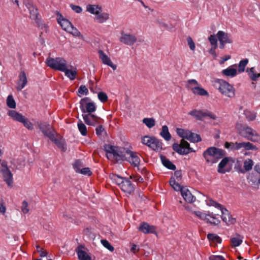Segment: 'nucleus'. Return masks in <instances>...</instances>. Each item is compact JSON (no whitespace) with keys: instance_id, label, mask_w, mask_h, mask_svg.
<instances>
[{"instance_id":"53","label":"nucleus","mask_w":260,"mask_h":260,"mask_svg":"<svg viewBox=\"0 0 260 260\" xmlns=\"http://www.w3.org/2000/svg\"><path fill=\"white\" fill-rule=\"evenodd\" d=\"M82 166L83 164L80 160H77L73 164V168L77 173H79Z\"/></svg>"},{"instance_id":"63","label":"nucleus","mask_w":260,"mask_h":260,"mask_svg":"<svg viewBox=\"0 0 260 260\" xmlns=\"http://www.w3.org/2000/svg\"><path fill=\"white\" fill-rule=\"evenodd\" d=\"M131 178L138 183H141L143 182V178L139 175H133L131 176Z\"/></svg>"},{"instance_id":"31","label":"nucleus","mask_w":260,"mask_h":260,"mask_svg":"<svg viewBox=\"0 0 260 260\" xmlns=\"http://www.w3.org/2000/svg\"><path fill=\"white\" fill-rule=\"evenodd\" d=\"M218 214H217V215ZM208 217L206 219V221L208 223H210L211 224L217 225L220 223V220L215 217L216 214H214L213 213L209 212L207 214Z\"/></svg>"},{"instance_id":"17","label":"nucleus","mask_w":260,"mask_h":260,"mask_svg":"<svg viewBox=\"0 0 260 260\" xmlns=\"http://www.w3.org/2000/svg\"><path fill=\"white\" fill-rule=\"evenodd\" d=\"M100 58L102 60V62L111 67L114 70L117 68V66L112 62L110 58L104 53L102 50L98 51Z\"/></svg>"},{"instance_id":"59","label":"nucleus","mask_w":260,"mask_h":260,"mask_svg":"<svg viewBox=\"0 0 260 260\" xmlns=\"http://www.w3.org/2000/svg\"><path fill=\"white\" fill-rule=\"evenodd\" d=\"M187 42L189 48L193 51L195 49V44L190 37H188L187 38Z\"/></svg>"},{"instance_id":"36","label":"nucleus","mask_w":260,"mask_h":260,"mask_svg":"<svg viewBox=\"0 0 260 260\" xmlns=\"http://www.w3.org/2000/svg\"><path fill=\"white\" fill-rule=\"evenodd\" d=\"M199 86L198 82L194 79H190L187 81L186 88L190 89L192 92L196 90V88Z\"/></svg>"},{"instance_id":"44","label":"nucleus","mask_w":260,"mask_h":260,"mask_svg":"<svg viewBox=\"0 0 260 260\" xmlns=\"http://www.w3.org/2000/svg\"><path fill=\"white\" fill-rule=\"evenodd\" d=\"M196 90H194L192 92L194 94H198L202 96L208 95V93L207 90L203 88L202 87H200L199 86L196 88Z\"/></svg>"},{"instance_id":"15","label":"nucleus","mask_w":260,"mask_h":260,"mask_svg":"<svg viewBox=\"0 0 260 260\" xmlns=\"http://www.w3.org/2000/svg\"><path fill=\"white\" fill-rule=\"evenodd\" d=\"M138 229L145 234H157L156 228L154 225H149L148 223L143 222L140 223Z\"/></svg>"},{"instance_id":"50","label":"nucleus","mask_w":260,"mask_h":260,"mask_svg":"<svg viewBox=\"0 0 260 260\" xmlns=\"http://www.w3.org/2000/svg\"><path fill=\"white\" fill-rule=\"evenodd\" d=\"M78 96H81L82 95H87L88 93V90L85 85H81L78 90Z\"/></svg>"},{"instance_id":"26","label":"nucleus","mask_w":260,"mask_h":260,"mask_svg":"<svg viewBox=\"0 0 260 260\" xmlns=\"http://www.w3.org/2000/svg\"><path fill=\"white\" fill-rule=\"evenodd\" d=\"M230 158L225 157L223 158L221 161L219 162L218 166L217 171L218 173L221 174H224L226 172H229V170H226L224 168L227 165L229 161Z\"/></svg>"},{"instance_id":"55","label":"nucleus","mask_w":260,"mask_h":260,"mask_svg":"<svg viewBox=\"0 0 260 260\" xmlns=\"http://www.w3.org/2000/svg\"><path fill=\"white\" fill-rule=\"evenodd\" d=\"M75 37H79L81 35L80 32L72 25L70 30L68 31Z\"/></svg>"},{"instance_id":"19","label":"nucleus","mask_w":260,"mask_h":260,"mask_svg":"<svg viewBox=\"0 0 260 260\" xmlns=\"http://www.w3.org/2000/svg\"><path fill=\"white\" fill-rule=\"evenodd\" d=\"M27 80L25 73L24 71H21L19 75V80L17 83V90L18 91L21 90L26 85Z\"/></svg>"},{"instance_id":"1","label":"nucleus","mask_w":260,"mask_h":260,"mask_svg":"<svg viewBox=\"0 0 260 260\" xmlns=\"http://www.w3.org/2000/svg\"><path fill=\"white\" fill-rule=\"evenodd\" d=\"M105 150L107 158L111 161H127L135 167L138 166L140 163L139 154L128 149L106 145Z\"/></svg>"},{"instance_id":"57","label":"nucleus","mask_w":260,"mask_h":260,"mask_svg":"<svg viewBox=\"0 0 260 260\" xmlns=\"http://www.w3.org/2000/svg\"><path fill=\"white\" fill-rule=\"evenodd\" d=\"M192 213L202 220H206V219H207V218L208 217L207 215V214L203 213L199 211H193L192 212Z\"/></svg>"},{"instance_id":"54","label":"nucleus","mask_w":260,"mask_h":260,"mask_svg":"<svg viewBox=\"0 0 260 260\" xmlns=\"http://www.w3.org/2000/svg\"><path fill=\"white\" fill-rule=\"evenodd\" d=\"M22 123L24 126L29 130H32L34 129L33 124L27 118L25 117L24 120H23Z\"/></svg>"},{"instance_id":"21","label":"nucleus","mask_w":260,"mask_h":260,"mask_svg":"<svg viewBox=\"0 0 260 260\" xmlns=\"http://www.w3.org/2000/svg\"><path fill=\"white\" fill-rule=\"evenodd\" d=\"M181 194L184 200L188 203H193L196 200V198L185 187L181 189Z\"/></svg>"},{"instance_id":"14","label":"nucleus","mask_w":260,"mask_h":260,"mask_svg":"<svg viewBox=\"0 0 260 260\" xmlns=\"http://www.w3.org/2000/svg\"><path fill=\"white\" fill-rule=\"evenodd\" d=\"M0 173L2 174L4 181L8 186L11 187L13 183V174L9 169H0Z\"/></svg>"},{"instance_id":"61","label":"nucleus","mask_w":260,"mask_h":260,"mask_svg":"<svg viewBox=\"0 0 260 260\" xmlns=\"http://www.w3.org/2000/svg\"><path fill=\"white\" fill-rule=\"evenodd\" d=\"M79 173L87 175L88 176H90L92 174V172L90 170L89 168H84L81 170V171L79 172Z\"/></svg>"},{"instance_id":"23","label":"nucleus","mask_w":260,"mask_h":260,"mask_svg":"<svg viewBox=\"0 0 260 260\" xmlns=\"http://www.w3.org/2000/svg\"><path fill=\"white\" fill-rule=\"evenodd\" d=\"M58 23L60 24L61 28L66 31H68L72 25V24L68 19L62 17L61 15L57 19Z\"/></svg>"},{"instance_id":"20","label":"nucleus","mask_w":260,"mask_h":260,"mask_svg":"<svg viewBox=\"0 0 260 260\" xmlns=\"http://www.w3.org/2000/svg\"><path fill=\"white\" fill-rule=\"evenodd\" d=\"M217 37L219 42H223L226 44L233 43V40L231 36L223 31H218L217 34Z\"/></svg>"},{"instance_id":"43","label":"nucleus","mask_w":260,"mask_h":260,"mask_svg":"<svg viewBox=\"0 0 260 260\" xmlns=\"http://www.w3.org/2000/svg\"><path fill=\"white\" fill-rule=\"evenodd\" d=\"M248 62V59L246 58L241 60L238 64V72L241 73L244 71L245 67Z\"/></svg>"},{"instance_id":"8","label":"nucleus","mask_w":260,"mask_h":260,"mask_svg":"<svg viewBox=\"0 0 260 260\" xmlns=\"http://www.w3.org/2000/svg\"><path fill=\"white\" fill-rule=\"evenodd\" d=\"M188 114L194 117L196 120L200 121H203L204 118L206 117H209L213 120H215L217 118V116L215 114L207 110H202L193 109L190 111L188 113Z\"/></svg>"},{"instance_id":"28","label":"nucleus","mask_w":260,"mask_h":260,"mask_svg":"<svg viewBox=\"0 0 260 260\" xmlns=\"http://www.w3.org/2000/svg\"><path fill=\"white\" fill-rule=\"evenodd\" d=\"M8 114L13 120L21 123L25 118L21 114L14 110L10 111Z\"/></svg>"},{"instance_id":"18","label":"nucleus","mask_w":260,"mask_h":260,"mask_svg":"<svg viewBox=\"0 0 260 260\" xmlns=\"http://www.w3.org/2000/svg\"><path fill=\"white\" fill-rule=\"evenodd\" d=\"M237 150L243 149L244 150H257V147L249 142H238L236 145Z\"/></svg>"},{"instance_id":"25","label":"nucleus","mask_w":260,"mask_h":260,"mask_svg":"<svg viewBox=\"0 0 260 260\" xmlns=\"http://www.w3.org/2000/svg\"><path fill=\"white\" fill-rule=\"evenodd\" d=\"M86 11L96 16L102 12V7L96 5H88L86 6Z\"/></svg>"},{"instance_id":"56","label":"nucleus","mask_w":260,"mask_h":260,"mask_svg":"<svg viewBox=\"0 0 260 260\" xmlns=\"http://www.w3.org/2000/svg\"><path fill=\"white\" fill-rule=\"evenodd\" d=\"M101 243L103 244V245L107 249H108L109 251L111 252H113L114 251V247L107 240H102Z\"/></svg>"},{"instance_id":"2","label":"nucleus","mask_w":260,"mask_h":260,"mask_svg":"<svg viewBox=\"0 0 260 260\" xmlns=\"http://www.w3.org/2000/svg\"><path fill=\"white\" fill-rule=\"evenodd\" d=\"M236 128L242 137L253 142H260V135L251 127L241 123H237Z\"/></svg>"},{"instance_id":"34","label":"nucleus","mask_w":260,"mask_h":260,"mask_svg":"<svg viewBox=\"0 0 260 260\" xmlns=\"http://www.w3.org/2000/svg\"><path fill=\"white\" fill-rule=\"evenodd\" d=\"M160 135L166 141H169L171 139V135L169 132L168 127L167 125L162 126V129Z\"/></svg>"},{"instance_id":"4","label":"nucleus","mask_w":260,"mask_h":260,"mask_svg":"<svg viewBox=\"0 0 260 260\" xmlns=\"http://www.w3.org/2000/svg\"><path fill=\"white\" fill-rule=\"evenodd\" d=\"M214 86L225 96L233 98L235 95L234 87L224 80L220 79L216 80L214 82Z\"/></svg>"},{"instance_id":"30","label":"nucleus","mask_w":260,"mask_h":260,"mask_svg":"<svg viewBox=\"0 0 260 260\" xmlns=\"http://www.w3.org/2000/svg\"><path fill=\"white\" fill-rule=\"evenodd\" d=\"M109 19V14L107 13L101 12L99 14H97L94 18V21H96L98 23H102L106 21Z\"/></svg>"},{"instance_id":"58","label":"nucleus","mask_w":260,"mask_h":260,"mask_svg":"<svg viewBox=\"0 0 260 260\" xmlns=\"http://www.w3.org/2000/svg\"><path fill=\"white\" fill-rule=\"evenodd\" d=\"M98 95L99 99L103 103L106 102L108 100V96L105 92H100Z\"/></svg>"},{"instance_id":"10","label":"nucleus","mask_w":260,"mask_h":260,"mask_svg":"<svg viewBox=\"0 0 260 260\" xmlns=\"http://www.w3.org/2000/svg\"><path fill=\"white\" fill-rule=\"evenodd\" d=\"M213 206L219 209L221 211V218L227 224H233L236 222V219L233 218L229 211L222 206L214 201H212Z\"/></svg>"},{"instance_id":"5","label":"nucleus","mask_w":260,"mask_h":260,"mask_svg":"<svg viewBox=\"0 0 260 260\" xmlns=\"http://www.w3.org/2000/svg\"><path fill=\"white\" fill-rule=\"evenodd\" d=\"M46 63L50 68L61 72L64 70L67 65V61L62 57H48L46 60Z\"/></svg>"},{"instance_id":"24","label":"nucleus","mask_w":260,"mask_h":260,"mask_svg":"<svg viewBox=\"0 0 260 260\" xmlns=\"http://www.w3.org/2000/svg\"><path fill=\"white\" fill-rule=\"evenodd\" d=\"M260 179V174L256 173L249 174L247 177L249 182H252V185H256L258 188L260 183H258V179Z\"/></svg>"},{"instance_id":"27","label":"nucleus","mask_w":260,"mask_h":260,"mask_svg":"<svg viewBox=\"0 0 260 260\" xmlns=\"http://www.w3.org/2000/svg\"><path fill=\"white\" fill-rule=\"evenodd\" d=\"M68 65H67V67H65L64 70L62 72H64L65 75L68 77L70 80H74L77 76V71L75 68H73V69H69Z\"/></svg>"},{"instance_id":"39","label":"nucleus","mask_w":260,"mask_h":260,"mask_svg":"<svg viewBox=\"0 0 260 260\" xmlns=\"http://www.w3.org/2000/svg\"><path fill=\"white\" fill-rule=\"evenodd\" d=\"M77 254L79 260H91V256L84 250H79Z\"/></svg>"},{"instance_id":"3","label":"nucleus","mask_w":260,"mask_h":260,"mask_svg":"<svg viewBox=\"0 0 260 260\" xmlns=\"http://www.w3.org/2000/svg\"><path fill=\"white\" fill-rule=\"evenodd\" d=\"M225 155L224 150L215 147H210L206 149L203 156L208 164H215Z\"/></svg>"},{"instance_id":"47","label":"nucleus","mask_w":260,"mask_h":260,"mask_svg":"<svg viewBox=\"0 0 260 260\" xmlns=\"http://www.w3.org/2000/svg\"><path fill=\"white\" fill-rule=\"evenodd\" d=\"M247 72H248L250 78L252 81H256L258 77V74L254 73V68L252 67L249 69L247 70Z\"/></svg>"},{"instance_id":"12","label":"nucleus","mask_w":260,"mask_h":260,"mask_svg":"<svg viewBox=\"0 0 260 260\" xmlns=\"http://www.w3.org/2000/svg\"><path fill=\"white\" fill-rule=\"evenodd\" d=\"M37 124L40 131L45 136L49 139H52L54 132L51 125L45 122H38Z\"/></svg>"},{"instance_id":"38","label":"nucleus","mask_w":260,"mask_h":260,"mask_svg":"<svg viewBox=\"0 0 260 260\" xmlns=\"http://www.w3.org/2000/svg\"><path fill=\"white\" fill-rule=\"evenodd\" d=\"M161 161L164 166L168 169L172 170H175L176 169V166L165 157H161Z\"/></svg>"},{"instance_id":"32","label":"nucleus","mask_w":260,"mask_h":260,"mask_svg":"<svg viewBox=\"0 0 260 260\" xmlns=\"http://www.w3.org/2000/svg\"><path fill=\"white\" fill-rule=\"evenodd\" d=\"M243 241V237L238 234H236L235 236L231 238V242L233 247L239 246Z\"/></svg>"},{"instance_id":"9","label":"nucleus","mask_w":260,"mask_h":260,"mask_svg":"<svg viewBox=\"0 0 260 260\" xmlns=\"http://www.w3.org/2000/svg\"><path fill=\"white\" fill-rule=\"evenodd\" d=\"M80 108L83 113H92L96 109V106L93 102H90L89 98L82 99L80 102Z\"/></svg>"},{"instance_id":"40","label":"nucleus","mask_w":260,"mask_h":260,"mask_svg":"<svg viewBox=\"0 0 260 260\" xmlns=\"http://www.w3.org/2000/svg\"><path fill=\"white\" fill-rule=\"evenodd\" d=\"M207 238L210 241L214 243H221L222 241L220 237L215 234H208Z\"/></svg>"},{"instance_id":"46","label":"nucleus","mask_w":260,"mask_h":260,"mask_svg":"<svg viewBox=\"0 0 260 260\" xmlns=\"http://www.w3.org/2000/svg\"><path fill=\"white\" fill-rule=\"evenodd\" d=\"M7 106L12 109L15 108L16 103L12 95H9L7 99Z\"/></svg>"},{"instance_id":"6","label":"nucleus","mask_w":260,"mask_h":260,"mask_svg":"<svg viewBox=\"0 0 260 260\" xmlns=\"http://www.w3.org/2000/svg\"><path fill=\"white\" fill-rule=\"evenodd\" d=\"M24 4L29 12L30 18L34 20L37 24L38 26L41 28L42 29L43 27H46L45 25L43 24L41 22V20L38 18V9L32 5V3L29 0H27L25 1Z\"/></svg>"},{"instance_id":"48","label":"nucleus","mask_w":260,"mask_h":260,"mask_svg":"<svg viewBox=\"0 0 260 260\" xmlns=\"http://www.w3.org/2000/svg\"><path fill=\"white\" fill-rule=\"evenodd\" d=\"M189 131L187 130V129H184L179 128H177L176 129V132H177V135L183 139L186 138V137L187 136V134H188Z\"/></svg>"},{"instance_id":"41","label":"nucleus","mask_w":260,"mask_h":260,"mask_svg":"<svg viewBox=\"0 0 260 260\" xmlns=\"http://www.w3.org/2000/svg\"><path fill=\"white\" fill-rule=\"evenodd\" d=\"M142 121L149 128L153 127L155 125V121L153 118H145Z\"/></svg>"},{"instance_id":"29","label":"nucleus","mask_w":260,"mask_h":260,"mask_svg":"<svg viewBox=\"0 0 260 260\" xmlns=\"http://www.w3.org/2000/svg\"><path fill=\"white\" fill-rule=\"evenodd\" d=\"M236 66V64H234L233 66L229 67L227 69L222 70V74L227 77H234L236 76L237 74V70L233 68V67Z\"/></svg>"},{"instance_id":"64","label":"nucleus","mask_w":260,"mask_h":260,"mask_svg":"<svg viewBox=\"0 0 260 260\" xmlns=\"http://www.w3.org/2000/svg\"><path fill=\"white\" fill-rule=\"evenodd\" d=\"M173 177H174V178L177 180V181H179L181 180L182 177V172L180 170H177L174 173V175Z\"/></svg>"},{"instance_id":"33","label":"nucleus","mask_w":260,"mask_h":260,"mask_svg":"<svg viewBox=\"0 0 260 260\" xmlns=\"http://www.w3.org/2000/svg\"><path fill=\"white\" fill-rule=\"evenodd\" d=\"M162 145V143L159 140L153 137L149 147L154 150L158 151L161 149Z\"/></svg>"},{"instance_id":"49","label":"nucleus","mask_w":260,"mask_h":260,"mask_svg":"<svg viewBox=\"0 0 260 260\" xmlns=\"http://www.w3.org/2000/svg\"><path fill=\"white\" fill-rule=\"evenodd\" d=\"M112 179L120 187V185H122L125 178L120 177L118 175H113Z\"/></svg>"},{"instance_id":"11","label":"nucleus","mask_w":260,"mask_h":260,"mask_svg":"<svg viewBox=\"0 0 260 260\" xmlns=\"http://www.w3.org/2000/svg\"><path fill=\"white\" fill-rule=\"evenodd\" d=\"M83 119L84 122L89 125L94 126L97 124L103 122V120L99 117L92 113L82 114Z\"/></svg>"},{"instance_id":"45","label":"nucleus","mask_w":260,"mask_h":260,"mask_svg":"<svg viewBox=\"0 0 260 260\" xmlns=\"http://www.w3.org/2000/svg\"><path fill=\"white\" fill-rule=\"evenodd\" d=\"M78 128L82 135L85 136L87 135L86 126L81 120L78 123Z\"/></svg>"},{"instance_id":"51","label":"nucleus","mask_w":260,"mask_h":260,"mask_svg":"<svg viewBox=\"0 0 260 260\" xmlns=\"http://www.w3.org/2000/svg\"><path fill=\"white\" fill-rule=\"evenodd\" d=\"M238 142L233 143L226 142L224 143V147L226 149H230L231 150H237L236 145Z\"/></svg>"},{"instance_id":"52","label":"nucleus","mask_w":260,"mask_h":260,"mask_svg":"<svg viewBox=\"0 0 260 260\" xmlns=\"http://www.w3.org/2000/svg\"><path fill=\"white\" fill-rule=\"evenodd\" d=\"M153 137H150L148 136H144L142 139V142L143 144L150 146L151 145V142H152Z\"/></svg>"},{"instance_id":"16","label":"nucleus","mask_w":260,"mask_h":260,"mask_svg":"<svg viewBox=\"0 0 260 260\" xmlns=\"http://www.w3.org/2000/svg\"><path fill=\"white\" fill-rule=\"evenodd\" d=\"M121 189L125 193L131 194L135 190V186L127 178H125L123 183L120 185Z\"/></svg>"},{"instance_id":"62","label":"nucleus","mask_w":260,"mask_h":260,"mask_svg":"<svg viewBox=\"0 0 260 260\" xmlns=\"http://www.w3.org/2000/svg\"><path fill=\"white\" fill-rule=\"evenodd\" d=\"M136 198L137 201L140 202L145 201L147 199L146 197L141 192H138L137 193Z\"/></svg>"},{"instance_id":"13","label":"nucleus","mask_w":260,"mask_h":260,"mask_svg":"<svg viewBox=\"0 0 260 260\" xmlns=\"http://www.w3.org/2000/svg\"><path fill=\"white\" fill-rule=\"evenodd\" d=\"M121 36L119 38L120 42L129 46L134 45L137 41V37L133 35L127 34L122 31Z\"/></svg>"},{"instance_id":"22","label":"nucleus","mask_w":260,"mask_h":260,"mask_svg":"<svg viewBox=\"0 0 260 260\" xmlns=\"http://www.w3.org/2000/svg\"><path fill=\"white\" fill-rule=\"evenodd\" d=\"M253 166V161L251 159H245L243 162L244 170L242 169L240 167L238 168L237 166H235V168L239 172L244 173L245 171H249L251 170Z\"/></svg>"},{"instance_id":"7","label":"nucleus","mask_w":260,"mask_h":260,"mask_svg":"<svg viewBox=\"0 0 260 260\" xmlns=\"http://www.w3.org/2000/svg\"><path fill=\"white\" fill-rule=\"evenodd\" d=\"M173 149L180 155H186L188 153L195 152L190 147L189 144L184 139H182L180 144L174 143L172 146Z\"/></svg>"},{"instance_id":"60","label":"nucleus","mask_w":260,"mask_h":260,"mask_svg":"<svg viewBox=\"0 0 260 260\" xmlns=\"http://www.w3.org/2000/svg\"><path fill=\"white\" fill-rule=\"evenodd\" d=\"M21 210L24 214H26L29 212V209L28 208V203L25 201H24L22 202Z\"/></svg>"},{"instance_id":"42","label":"nucleus","mask_w":260,"mask_h":260,"mask_svg":"<svg viewBox=\"0 0 260 260\" xmlns=\"http://www.w3.org/2000/svg\"><path fill=\"white\" fill-rule=\"evenodd\" d=\"M244 114L248 121H253L255 119L256 115L250 111L246 110L244 111Z\"/></svg>"},{"instance_id":"35","label":"nucleus","mask_w":260,"mask_h":260,"mask_svg":"<svg viewBox=\"0 0 260 260\" xmlns=\"http://www.w3.org/2000/svg\"><path fill=\"white\" fill-rule=\"evenodd\" d=\"M186 139L192 142H198L202 140L199 135L193 133L190 131L188 132V134H187V136Z\"/></svg>"},{"instance_id":"37","label":"nucleus","mask_w":260,"mask_h":260,"mask_svg":"<svg viewBox=\"0 0 260 260\" xmlns=\"http://www.w3.org/2000/svg\"><path fill=\"white\" fill-rule=\"evenodd\" d=\"M170 184L171 186L174 188V189L176 191H181V189L184 188V187H182L178 182L176 181V179L174 177H171L170 180Z\"/></svg>"}]
</instances>
